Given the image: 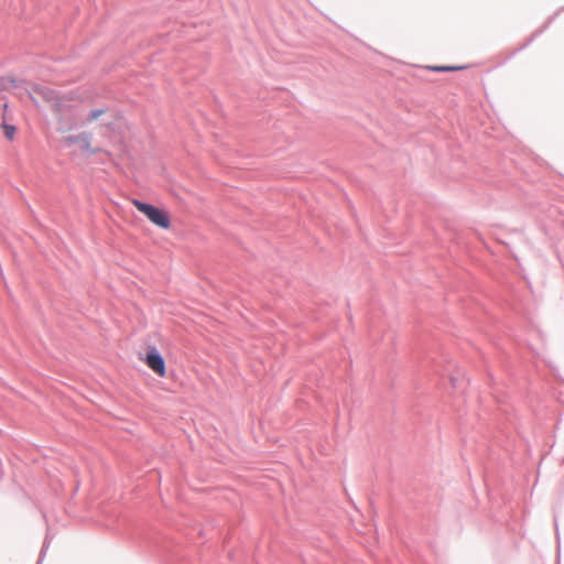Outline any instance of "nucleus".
<instances>
[{
  "label": "nucleus",
  "mask_w": 564,
  "mask_h": 564,
  "mask_svg": "<svg viewBox=\"0 0 564 564\" xmlns=\"http://www.w3.org/2000/svg\"><path fill=\"white\" fill-rule=\"evenodd\" d=\"M132 205L142 213L153 225L169 229L171 227V218L167 212L160 209L153 205L143 203L139 199H131Z\"/></svg>",
  "instance_id": "nucleus-1"
},
{
  "label": "nucleus",
  "mask_w": 564,
  "mask_h": 564,
  "mask_svg": "<svg viewBox=\"0 0 564 564\" xmlns=\"http://www.w3.org/2000/svg\"><path fill=\"white\" fill-rule=\"evenodd\" d=\"M64 143L67 147H77L83 153L95 154L98 152V149L93 147V135L90 132L69 134L64 138Z\"/></svg>",
  "instance_id": "nucleus-2"
},
{
  "label": "nucleus",
  "mask_w": 564,
  "mask_h": 564,
  "mask_svg": "<svg viewBox=\"0 0 564 564\" xmlns=\"http://www.w3.org/2000/svg\"><path fill=\"white\" fill-rule=\"evenodd\" d=\"M143 361L159 377L163 378L166 376L165 361L155 348H151L147 352Z\"/></svg>",
  "instance_id": "nucleus-3"
},
{
  "label": "nucleus",
  "mask_w": 564,
  "mask_h": 564,
  "mask_svg": "<svg viewBox=\"0 0 564 564\" xmlns=\"http://www.w3.org/2000/svg\"><path fill=\"white\" fill-rule=\"evenodd\" d=\"M107 112L106 108H94L88 111V113L82 119L80 124L82 126H88L93 121L98 120L101 116H104Z\"/></svg>",
  "instance_id": "nucleus-4"
},
{
  "label": "nucleus",
  "mask_w": 564,
  "mask_h": 564,
  "mask_svg": "<svg viewBox=\"0 0 564 564\" xmlns=\"http://www.w3.org/2000/svg\"><path fill=\"white\" fill-rule=\"evenodd\" d=\"M1 128L3 130V133L4 135L9 139V140H12L14 138V134H15V127L12 126V124H9L6 119H3L2 121V124H1Z\"/></svg>",
  "instance_id": "nucleus-5"
},
{
  "label": "nucleus",
  "mask_w": 564,
  "mask_h": 564,
  "mask_svg": "<svg viewBox=\"0 0 564 564\" xmlns=\"http://www.w3.org/2000/svg\"><path fill=\"white\" fill-rule=\"evenodd\" d=\"M426 68L433 70V72H453L462 69L463 67H456V66H427Z\"/></svg>",
  "instance_id": "nucleus-6"
}]
</instances>
